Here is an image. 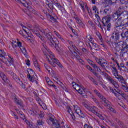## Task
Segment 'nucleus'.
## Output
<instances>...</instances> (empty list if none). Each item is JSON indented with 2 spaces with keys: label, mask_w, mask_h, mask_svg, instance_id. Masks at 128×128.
I'll use <instances>...</instances> for the list:
<instances>
[{
  "label": "nucleus",
  "mask_w": 128,
  "mask_h": 128,
  "mask_svg": "<svg viewBox=\"0 0 128 128\" xmlns=\"http://www.w3.org/2000/svg\"><path fill=\"white\" fill-rule=\"evenodd\" d=\"M0 76L4 82H8V77H6V74L2 72H0Z\"/></svg>",
  "instance_id": "393cba45"
},
{
  "label": "nucleus",
  "mask_w": 128,
  "mask_h": 128,
  "mask_svg": "<svg viewBox=\"0 0 128 128\" xmlns=\"http://www.w3.org/2000/svg\"><path fill=\"white\" fill-rule=\"evenodd\" d=\"M110 90L112 94H114L115 96L118 98V100H120V96L123 98L124 95V92H122V91L118 90V88L117 89H113L112 88L110 87Z\"/></svg>",
  "instance_id": "0eeeda50"
},
{
  "label": "nucleus",
  "mask_w": 128,
  "mask_h": 128,
  "mask_svg": "<svg viewBox=\"0 0 128 128\" xmlns=\"http://www.w3.org/2000/svg\"><path fill=\"white\" fill-rule=\"evenodd\" d=\"M120 82L122 84V88L125 92H127L128 94V86H126V82L124 81V79Z\"/></svg>",
  "instance_id": "aec40b11"
},
{
  "label": "nucleus",
  "mask_w": 128,
  "mask_h": 128,
  "mask_svg": "<svg viewBox=\"0 0 128 128\" xmlns=\"http://www.w3.org/2000/svg\"><path fill=\"white\" fill-rule=\"evenodd\" d=\"M102 100V104L104 106H106L107 108H110V106H112V103L104 98V96H101V98Z\"/></svg>",
  "instance_id": "f3484780"
},
{
  "label": "nucleus",
  "mask_w": 128,
  "mask_h": 128,
  "mask_svg": "<svg viewBox=\"0 0 128 128\" xmlns=\"http://www.w3.org/2000/svg\"><path fill=\"white\" fill-rule=\"evenodd\" d=\"M74 110H75V112L79 116H81L82 118L84 116V114L82 112V110H80V108L77 105L74 106Z\"/></svg>",
  "instance_id": "dca6fc26"
},
{
  "label": "nucleus",
  "mask_w": 128,
  "mask_h": 128,
  "mask_svg": "<svg viewBox=\"0 0 128 128\" xmlns=\"http://www.w3.org/2000/svg\"><path fill=\"white\" fill-rule=\"evenodd\" d=\"M115 78H116L118 80L119 82H122V80H124V77H122V76L120 75H118V74H117L116 76H115Z\"/></svg>",
  "instance_id": "72a5a7b5"
},
{
  "label": "nucleus",
  "mask_w": 128,
  "mask_h": 128,
  "mask_svg": "<svg viewBox=\"0 0 128 128\" xmlns=\"http://www.w3.org/2000/svg\"><path fill=\"white\" fill-rule=\"evenodd\" d=\"M72 87L76 90L82 96H86V90L84 88V87L80 84H78L75 82H72Z\"/></svg>",
  "instance_id": "39448f33"
},
{
  "label": "nucleus",
  "mask_w": 128,
  "mask_h": 128,
  "mask_svg": "<svg viewBox=\"0 0 128 128\" xmlns=\"http://www.w3.org/2000/svg\"><path fill=\"white\" fill-rule=\"evenodd\" d=\"M10 74L11 76H12V78H14V80H16V82H20V78H18V76H16V74L14 73V72H12V71L10 72Z\"/></svg>",
  "instance_id": "bb28decb"
},
{
  "label": "nucleus",
  "mask_w": 128,
  "mask_h": 128,
  "mask_svg": "<svg viewBox=\"0 0 128 128\" xmlns=\"http://www.w3.org/2000/svg\"><path fill=\"white\" fill-rule=\"evenodd\" d=\"M111 18L110 16H107L104 17L102 20V22L104 26H107V30H108V32H110V28H112V24L110 23Z\"/></svg>",
  "instance_id": "423d86ee"
},
{
  "label": "nucleus",
  "mask_w": 128,
  "mask_h": 128,
  "mask_svg": "<svg viewBox=\"0 0 128 128\" xmlns=\"http://www.w3.org/2000/svg\"><path fill=\"white\" fill-rule=\"evenodd\" d=\"M14 102H16L17 104H18L19 106H20L21 108H24V104L22 103V100L15 98Z\"/></svg>",
  "instance_id": "c756f323"
},
{
  "label": "nucleus",
  "mask_w": 128,
  "mask_h": 128,
  "mask_svg": "<svg viewBox=\"0 0 128 128\" xmlns=\"http://www.w3.org/2000/svg\"><path fill=\"white\" fill-rule=\"evenodd\" d=\"M87 38H88V40L90 42V44H92V42H94L92 41V36L90 35H88L87 36Z\"/></svg>",
  "instance_id": "8fccbe9b"
},
{
  "label": "nucleus",
  "mask_w": 128,
  "mask_h": 128,
  "mask_svg": "<svg viewBox=\"0 0 128 128\" xmlns=\"http://www.w3.org/2000/svg\"><path fill=\"white\" fill-rule=\"evenodd\" d=\"M107 80L110 82V84H112V86H114V88L117 89L120 88V85L118 84V83L114 80L110 76H108L106 78Z\"/></svg>",
  "instance_id": "f8f14e48"
},
{
  "label": "nucleus",
  "mask_w": 128,
  "mask_h": 128,
  "mask_svg": "<svg viewBox=\"0 0 128 128\" xmlns=\"http://www.w3.org/2000/svg\"><path fill=\"white\" fill-rule=\"evenodd\" d=\"M82 104L84 106V108H87V110H88V108H90V106H88V104H86V102H84L82 103Z\"/></svg>",
  "instance_id": "603ef678"
},
{
  "label": "nucleus",
  "mask_w": 128,
  "mask_h": 128,
  "mask_svg": "<svg viewBox=\"0 0 128 128\" xmlns=\"http://www.w3.org/2000/svg\"><path fill=\"white\" fill-rule=\"evenodd\" d=\"M87 62L90 64L92 66L93 68H94L96 72H102V70L100 68V67H98V65L96 64H94V62H92V60L88 59L87 60Z\"/></svg>",
  "instance_id": "2eb2a0df"
},
{
  "label": "nucleus",
  "mask_w": 128,
  "mask_h": 128,
  "mask_svg": "<svg viewBox=\"0 0 128 128\" xmlns=\"http://www.w3.org/2000/svg\"><path fill=\"white\" fill-rule=\"evenodd\" d=\"M119 44H120V42L117 43V44H116V50L117 52H120V50L122 48V46H120Z\"/></svg>",
  "instance_id": "f704fd0d"
},
{
  "label": "nucleus",
  "mask_w": 128,
  "mask_h": 128,
  "mask_svg": "<svg viewBox=\"0 0 128 128\" xmlns=\"http://www.w3.org/2000/svg\"><path fill=\"white\" fill-rule=\"evenodd\" d=\"M88 23L91 26H92V27L94 26V22L92 21L88 20Z\"/></svg>",
  "instance_id": "680f3d73"
},
{
  "label": "nucleus",
  "mask_w": 128,
  "mask_h": 128,
  "mask_svg": "<svg viewBox=\"0 0 128 128\" xmlns=\"http://www.w3.org/2000/svg\"><path fill=\"white\" fill-rule=\"evenodd\" d=\"M94 12H95V14H95V16H96V18L98 19L100 18V16H98V9H97V10H94Z\"/></svg>",
  "instance_id": "13d9d810"
},
{
  "label": "nucleus",
  "mask_w": 128,
  "mask_h": 128,
  "mask_svg": "<svg viewBox=\"0 0 128 128\" xmlns=\"http://www.w3.org/2000/svg\"><path fill=\"white\" fill-rule=\"evenodd\" d=\"M38 30L40 32H42L43 36H46L47 38H48V44L51 48H58V46L60 42L58 39L52 38L50 36L52 33H50V31L48 28L45 29L44 30H40V28H38Z\"/></svg>",
  "instance_id": "f257e3e1"
},
{
  "label": "nucleus",
  "mask_w": 128,
  "mask_h": 128,
  "mask_svg": "<svg viewBox=\"0 0 128 128\" xmlns=\"http://www.w3.org/2000/svg\"><path fill=\"white\" fill-rule=\"evenodd\" d=\"M67 112L70 114V116H72L74 114V113L72 112V108H70V106H67L66 108Z\"/></svg>",
  "instance_id": "58836bf2"
},
{
  "label": "nucleus",
  "mask_w": 128,
  "mask_h": 128,
  "mask_svg": "<svg viewBox=\"0 0 128 128\" xmlns=\"http://www.w3.org/2000/svg\"><path fill=\"white\" fill-rule=\"evenodd\" d=\"M120 32L119 30L115 29L112 34L111 38L114 40H118L120 36Z\"/></svg>",
  "instance_id": "ddd939ff"
},
{
  "label": "nucleus",
  "mask_w": 128,
  "mask_h": 128,
  "mask_svg": "<svg viewBox=\"0 0 128 128\" xmlns=\"http://www.w3.org/2000/svg\"><path fill=\"white\" fill-rule=\"evenodd\" d=\"M12 46L14 48H16L18 46L19 47L20 50H21L22 52L24 54V56L26 58L28 56V53L26 52V49L24 45H22V43L18 40L17 41L16 40H13L12 42Z\"/></svg>",
  "instance_id": "7ed1b4c3"
},
{
  "label": "nucleus",
  "mask_w": 128,
  "mask_h": 128,
  "mask_svg": "<svg viewBox=\"0 0 128 128\" xmlns=\"http://www.w3.org/2000/svg\"><path fill=\"white\" fill-rule=\"evenodd\" d=\"M74 18L76 20V22L78 24L80 27L82 28H84V24L82 23V20H80V18H78V17H74Z\"/></svg>",
  "instance_id": "5701e85b"
},
{
  "label": "nucleus",
  "mask_w": 128,
  "mask_h": 128,
  "mask_svg": "<svg viewBox=\"0 0 128 128\" xmlns=\"http://www.w3.org/2000/svg\"><path fill=\"white\" fill-rule=\"evenodd\" d=\"M118 44L122 46V54H126V52H128V44H126V42L121 41L119 42Z\"/></svg>",
  "instance_id": "4468645a"
},
{
  "label": "nucleus",
  "mask_w": 128,
  "mask_h": 128,
  "mask_svg": "<svg viewBox=\"0 0 128 128\" xmlns=\"http://www.w3.org/2000/svg\"><path fill=\"white\" fill-rule=\"evenodd\" d=\"M19 84H20V86H22V88L24 90H26V85L24 84H23L22 81H20Z\"/></svg>",
  "instance_id": "49530a36"
},
{
  "label": "nucleus",
  "mask_w": 128,
  "mask_h": 128,
  "mask_svg": "<svg viewBox=\"0 0 128 128\" xmlns=\"http://www.w3.org/2000/svg\"><path fill=\"white\" fill-rule=\"evenodd\" d=\"M26 66H30V60L28 59L26 60Z\"/></svg>",
  "instance_id": "bf43d9fd"
},
{
  "label": "nucleus",
  "mask_w": 128,
  "mask_h": 128,
  "mask_svg": "<svg viewBox=\"0 0 128 128\" xmlns=\"http://www.w3.org/2000/svg\"><path fill=\"white\" fill-rule=\"evenodd\" d=\"M121 4H126L128 0H119Z\"/></svg>",
  "instance_id": "e2e57ef3"
},
{
  "label": "nucleus",
  "mask_w": 128,
  "mask_h": 128,
  "mask_svg": "<svg viewBox=\"0 0 128 128\" xmlns=\"http://www.w3.org/2000/svg\"><path fill=\"white\" fill-rule=\"evenodd\" d=\"M44 66L45 68L48 72L50 73V71L52 70L50 67L48 66V64H44Z\"/></svg>",
  "instance_id": "ea45409f"
},
{
  "label": "nucleus",
  "mask_w": 128,
  "mask_h": 128,
  "mask_svg": "<svg viewBox=\"0 0 128 128\" xmlns=\"http://www.w3.org/2000/svg\"><path fill=\"white\" fill-rule=\"evenodd\" d=\"M42 50L44 54H45V56H46V58H48V56H49V58H50L54 62V64H57L60 62V61H58L56 58L54 56L52 52H50V50H49L48 48V47H46V46H44Z\"/></svg>",
  "instance_id": "f03ea898"
},
{
  "label": "nucleus",
  "mask_w": 128,
  "mask_h": 128,
  "mask_svg": "<svg viewBox=\"0 0 128 128\" xmlns=\"http://www.w3.org/2000/svg\"><path fill=\"white\" fill-rule=\"evenodd\" d=\"M54 34H56V36H58V38H60V40H64V38H62V36H60V34H58V32L56 31H54Z\"/></svg>",
  "instance_id": "a19ab883"
},
{
  "label": "nucleus",
  "mask_w": 128,
  "mask_h": 128,
  "mask_svg": "<svg viewBox=\"0 0 128 128\" xmlns=\"http://www.w3.org/2000/svg\"><path fill=\"white\" fill-rule=\"evenodd\" d=\"M96 24H97V26H98V28H102V25L100 24V21H98V20Z\"/></svg>",
  "instance_id": "69168bd1"
},
{
  "label": "nucleus",
  "mask_w": 128,
  "mask_h": 128,
  "mask_svg": "<svg viewBox=\"0 0 128 128\" xmlns=\"http://www.w3.org/2000/svg\"><path fill=\"white\" fill-rule=\"evenodd\" d=\"M23 30L25 32H26V34H28V28H26V26H24L23 27Z\"/></svg>",
  "instance_id": "6e6d98bb"
},
{
  "label": "nucleus",
  "mask_w": 128,
  "mask_h": 128,
  "mask_svg": "<svg viewBox=\"0 0 128 128\" xmlns=\"http://www.w3.org/2000/svg\"><path fill=\"white\" fill-rule=\"evenodd\" d=\"M47 4H48V8H50V10H52L54 8V4H52V3H48Z\"/></svg>",
  "instance_id": "5fc2aeb1"
},
{
  "label": "nucleus",
  "mask_w": 128,
  "mask_h": 128,
  "mask_svg": "<svg viewBox=\"0 0 128 128\" xmlns=\"http://www.w3.org/2000/svg\"><path fill=\"white\" fill-rule=\"evenodd\" d=\"M124 10V6H120L119 7L118 10L113 14L114 18H118L120 16L125 18L128 19V12L126 10Z\"/></svg>",
  "instance_id": "20e7f679"
},
{
  "label": "nucleus",
  "mask_w": 128,
  "mask_h": 128,
  "mask_svg": "<svg viewBox=\"0 0 128 128\" xmlns=\"http://www.w3.org/2000/svg\"><path fill=\"white\" fill-rule=\"evenodd\" d=\"M31 30L32 32H34L35 34L37 36H38V38H39V36H41L40 34L38 32H36V31L35 29H31Z\"/></svg>",
  "instance_id": "de8ad7c7"
},
{
  "label": "nucleus",
  "mask_w": 128,
  "mask_h": 128,
  "mask_svg": "<svg viewBox=\"0 0 128 128\" xmlns=\"http://www.w3.org/2000/svg\"><path fill=\"white\" fill-rule=\"evenodd\" d=\"M49 120H50V122H52V124H54V122H56V120H54V119L53 118H52V117H50L49 118Z\"/></svg>",
  "instance_id": "052dcab7"
},
{
  "label": "nucleus",
  "mask_w": 128,
  "mask_h": 128,
  "mask_svg": "<svg viewBox=\"0 0 128 128\" xmlns=\"http://www.w3.org/2000/svg\"><path fill=\"white\" fill-rule=\"evenodd\" d=\"M37 124L38 126H44V122H43L42 120H38L37 121Z\"/></svg>",
  "instance_id": "09e8293b"
},
{
  "label": "nucleus",
  "mask_w": 128,
  "mask_h": 128,
  "mask_svg": "<svg viewBox=\"0 0 128 128\" xmlns=\"http://www.w3.org/2000/svg\"><path fill=\"white\" fill-rule=\"evenodd\" d=\"M6 64L8 66H10L14 64V60H12V58H10L9 59H8Z\"/></svg>",
  "instance_id": "c85d7f7f"
},
{
  "label": "nucleus",
  "mask_w": 128,
  "mask_h": 128,
  "mask_svg": "<svg viewBox=\"0 0 128 128\" xmlns=\"http://www.w3.org/2000/svg\"><path fill=\"white\" fill-rule=\"evenodd\" d=\"M79 4H80V6L84 12H86V8L88 12H90V10L88 9V5L86 3V2H84L82 1H80Z\"/></svg>",
  "instance_id": "6ab92c4d"
},
{
  "label": "nucleus",
  "mask_w": 128,
  "mask_h": 128,
  "mask_svg": "<svg viewBox=\"0 0 128 128\" xmlns=\"http://www.w3.org/2000/svg\"><path fill=\"white\" fill-rule=\"evenodd\" d=\"M124 18L126 17H122L120 16V18H114L116 20L115 23V28L116 30H122L124 28V24H122V22L124 20Z\"/></svg>",
  "instance_id": "6e6552de"
},
{
  "label": "nucleus",
  "mask_w": 128,
  "mask_h": 128,
  "mask_svg": "<svg viewBox=\"0 0 128 128\" xmlns=\"http://www.w3.org/2000/svg\"><path fill=\"white\" fill-rule=\"evenodd\" d=\"M104 59H102V58H96V62H98V64H102V62H102V60H103Z\"/></svg>",
  "instance_id": "a18cd8bd"
},
{
  "label": "nucleus",
  "mask_w": 128,
  "mask_h": 128,
  "mask_svg": "<svg viewBox=\"0 0 128 128\" xmlns=\"http://www.w3.org/2000/svg\"><path fill=\"white\" fill-rule=\"evenodd\" d=\"M28 128H34V124H30V125L28 126Z\"/></svg>",
  "instance_id": "774afa93"
},
{
  "label": "nucleus",
  "mask_w": 128,
  "mask_h": 128,
  "mask_svg": "<svg viewBox=\"0 0 128 128\" xmlns=\"http://www.w3.org/2000/svg\"><path fill=\"white\" fill-rule=\"evenodd\" d=\"M108 108V110H110V112H114V114H116V110L112 107V105L110 106V108Z\"/></svg>",
  "instance_id": "37998d69"
},
{
  "label": "nucleus",
  "mask_w": 128,
  "mask_h": 128,
  "mask_svg": "<svg viewBox=\"0 0 128 128\" xmlns=\"http://www.w3.org/2000/svg\"><path fill=\"white\" fill-rule=\"evenodd\" d=\"M120 34L122 38H128V28L124 29L122 32Z\"/></svg>",
  "instance_id": "b1692460"
},
{
  "label": "nucleus",
  "mask_w": 128,
  "mask_h": 128,
  "mask_svg": "<svg viewBox=\"0 0 128 128\" xmlns=\"http://www.w3.org/2000/svg\"><path fill=\"white\" fill-rule=\"evenodd\" d=\"M103 12V14H108V12H110V6H108L106 5L103 6V8H102V10L100 11V12Z\"/></svg>",
  "instance_id": "4be33fe9"
},
{
  "label": "nucleus",
  "mask_w": 128,
  "mask_h": 128,
  "mask_svg": "<svg viewBox=\"0 0 128 128\" xmlns=\"http://www.w3.org/2000/svg\"><path fill=\"white\" fill-rule=\"evenodd\" d=\"M33 64L34 66L36 68L40 69V66H38V60H36V57H34L33 58Z\"/></svg>",
  "instance_id": "7c9ffc66"
},
{
  "label": "nucleus",
  "mask_w": 128,
  "mask_h": 128,
  "mask_svg": "<svg viewBox=\"0 0 128 128\" xmlns=\"http://www.w3.org/2000/svg\"><path fill=\"white\" fill-rule=\"evenodd\" d=\"M6 54L4 50H0V58H2L3 56H6Z\"/></svg>",
  "instance_id": "c9c22d12"
},
{
  "label": "nucleus",
  "mask_w": 128,
  "mask_h": 128,
  "mask_svg": "<svg viewBox=\"0 0 128 128\" xmlns=\"http://www.w3.org/2000/svg\"><path fill=\"white\" fill-rule=\"evenodd\" d=\"M84 128H92V127L90 126H88V125L87 124H85L84 125Z\"/></svg>",
  "instance_id": "338daca9"
},
{
  "label": "nucleus",
  "mask_w": 128,
  "mask_h": 128,
  "mask_svg": "<svg viewBox=\"0 0 128 128\" xmlns=\"http://www.w3.org/2000/svg\"><path fill=\"white\" fill-rule=\"evenodd\" d=\"M48 18H50V20H52L53 22H56V18H54V17L52 16L51 15H49V16H48Z\"/></svg>",
  "instance_id": "4d7b16f0"
},
{
  "label": "nucleus",
  "mask_w": 128,
  "mask_h": 128,
  "mask_svg": "<svg viewBox=\"0 0 128 128\" xmlns=\"http://www.w3.org/2000/svg\"><path fill=\"white\" fill-rule=\"evenodd\" d=\"M30 72H32L33 75H32L30 74H28L27 78L31 82H36V84H38V76H36V75L34 74V72L32 70L30 69Z\"/></svg>",
  "instance_id": "1a4fd4ad"
},
{
  "label": "nucleus",
  "mask_w": 128,
  "mask_h": 128,
  "mask_svg": "<svg viewBox=\"0 0 128 128\" xmlns=\"http://www.w3.org/2000/svg\"><path fill=\"white\" fill-rule=\"evenodd\" d=\"M53 124L56 128H62V127L60 126V122H58V121L56 120V122Z\"/></svg>",
  "instance_id": "4c0bfd02"
},
{
  "label": "nucleus",
  "mask_w": 128,
  "mask_h": 128,
  "mask_svg": "<svg viewBox=\"0 0 128 128\" xmlns=\"http://www.w3.org/2000/svg\"><path fill=\"white\" fill-rule=\"evenodd\" d=\"M49 62H50V64H52V66H54V68H56V64H54V62H50V61H49Z\"/></svg>",
  "instance_id": "0e129e2a"
},
{
  "label": "nucleus",
  "mask_w": 128,
  "mask_h": 128,
  "mask_svg": "<svg viewBox=\"0 0 128 128\" xmlns=\"http://www.w3.org/2000/svg\"><path fill=\"white\" fill-rule=\"evenodd\" d=\"M16 2H18V4H22L24 6L27 8L28 12H32V14H36V10L32 8V6H28V3L26 1H24V2H22L20 0H15Z\"/></svg>",
  "instance_id": "9b49d317"
},
{
  "label": "nucleus",
  "mask_w": 128,
  "mask_h": 128,
  "mask_svg": "<svg viewBox=\"0 0 128 128\" xmlns=\"http://www.w3.org/2000/svg\"><path fill=\"white\" fill-rule=\"evenodd\" d=\"M100 62V66L104 70H106V68H108V62L106 61L104 59H103Z\"/></svg>",
  "instance_id": "412c9836"
},
{
  "label": "nucleus",
  "mask_w": 128,
  "mask_h": 128,
  "mask_svg": "<svg viewBox=\"0 0 128 128\" xmlns=\"http://www.w3.org/2000/svg\"><path fill=\"white\" fill-rule=\"evenodd\" d=\"M112 0H104V4L108 6H112Z\"/></svg>",
  "instance_id": "473e14b6"
},
{
  "label": "nucleus",
  "mask_w": 128,
  "mask_h": 128,
  "mask_svg": "<svg viewBox=\"0 0 128 128\" xmlns=\"http://www.w3.org/2000/svg\"><path fill=\"white\" fill-rule=\"evenodd\" d=\"M94 92L100 98H102V96H103L101 94H100V92H98V90H94Z\"/></svg>",
  "instance_id": "79ce46f5"
},
{
  "label": "nucleus",
  "mask_w": 128,
  "mask_h": 128,
  "mask_svg": "<svg viewBox=\"0 0 128 128\" xmlns=\"http://www.w3.org/2000/svg\"><path fill=\"white\" fill-rule=\"evenodd\" d=\"M88 110H90V112H93L94 114H96L97 116H98L100 120H104V118L102 114H100L98 113L100 112V110L98 109V108H96V106H90L88 108Z\"/></svg>",
  "instance_id": "9d476101"
},
{
  "label": "nucleus",
  "mask_w": 128,
  "mask_h": 128,
  "mask_svg": "<svg viewBox=\"0 0 128 128\" xmlns=\"http://www.w3.org/2000/svg\"><path fill=\"white\" fill-rule=\"evenodd\" d=\"M36 100L37 102H38V103L39 104L40 106H42V108H43V110H46V105L44 102H42V99L40 98L38 96H36Z\"/></svg>",
  "instance_id": "a211bd4d"
},
{
  "label": "nucleus",
  "mask_w": 128,
  "mask_h": 128,
  "mask_svg": "<svg viewBox=\"0 0 128 128\" xmlns=\"http://www.w3.org/2000/svg\"><path fill=\"white\" fill-rule=\"evenodd\" d=\"M0 60L2 62H4V64H6V62L8 60V59L6 58V56H3V57H1L0 58Z\"/></svg>",
  "instance_id": "e433bc0d"
},
{
  "label": "nucleus",
  "mask_w": 128,
  "mask_h": 128,
  "mask_svg": "<svg viewBox=\"0 0 128 128\" xmlns=\"http://www.w3.org/2000/svg\"><path fill=\"white\" fill-rule=\"evenodd\" d=\"M77 56L78 57V60H79V62H80V64H82L84 66V60H82L78 56Z\"/></svg>",
  "instance_id": "3c124183"
},
{
  "label": "nucleus",
  "mask_w": 128,
  "mask_h": 128,
  "mask_svg": "<svg viewBox=\"0 0 128 128\" xmlns=\"http://www.w3.org/2000/svg\"><path fill=\"white\" fill-rule=\"evenodd\" d=\"M88 44L90 48H93L94 50H98L96 48H98V45H96V43H94V42H92L91 44L90 43H88Z\"/></svg>",
  "instance_id": "2f4dec72"
},
{
  "label": "nucleus",
  "mask_w": 128,
  "mask_h": 128,
  "mask_svg": "<svg viewBox=\"0 0 128 128\" xmlns=\"http://www.w3.org/2000/svg\"><path fill=\"white\" fill-rule=\"evenodd\" d=\"M118 124H119L120 126V128H126V125H124V123H122V122H119Z\"/></svg>",
  "instance_id": "c03bdc74"
},
{
  "label": "nucleus",
  "mask_w": 128,
  "mask_h": 128,
  "mask_svg": "<svg viewBox=\"0 0 128 128\" xmlns=\"http://www.w3.org/2000/svg\"><path fill=\"white\" fill-rule=\"evenodd\" d=\"M28 112L29 114H31V116H38V112H36V110L34 109H30L28 110Z\"/></svg>",
  "instance_id": "a878e982"
},
{
  "label": "nucleus",
  "mask_w": 128,
  "mask_h": 128,
  "mask_svg": "<svg viewBox=\"0 0 128 128\" xmlns=\"http://www.w3.org/2000/svg\"><path fill=\"white\" fill-rule=\"evenodd\" d=\"M56 6H57V8H58L60 10H62V6H60V3H56Z\"/></svg>",
  "instance_id": "864d4df0"
},
{
  "label": "nucleus",
  "mask_w": 128,
  "mask_h": 128,
  "mask_svg": "<svg viewBox=\"0 0 128 128\" xmlns=\"http://www.w3.org/2000/svg\"><path fill=\"white\" fill-rule=\"evenodd\" d=\"M111 68H112V72L113 74V76H116L118 74V70H116V66H112Z\"/></svg>",
  "instance_id": "cd10ccee"
}]
</instances>
